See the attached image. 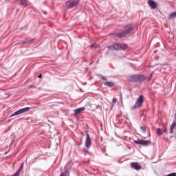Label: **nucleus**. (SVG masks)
<instances>
[{"label": "nucleus", "instance_id": "1", "mask_svg": "<svg viewBox=\"0 0 176 176\" xmlns=\"http://www.w3.org/2000/svg\"><path fill=\"white\" fill-rule=\"evenodd\" d=\"M133 31L134 27L129 24L125 26L124 31L118 32L117 33H116V36H117V38H124V36H126V35H129V34H131V32Z\"/></svg>", "mask_w": 176, "mask_h": 176}, {"label": "nucleus", "instance_id": "2", "mask_svg": "<svg viewBox=\"0 0 176 176\" xmlns=\"http://www.w3.org/2000/svg\"><path fill=\"white\" fill-rule=\"evenodd\" d=\"M146 79L145 76L142 74H135L128 77L129 82L131 83H141V82H144Z\"/></svg>", "mask_w": 176, "mask_h": 176}, {"label": "nucleus", "instance_id": "3", "mask_svg": "<svg viewBox=\"0 0 176 176\" xmlns=\"http://www.w3.org/2000/svg\"><path fill=\"white\" fill-rule=\"evenodd\" d=\"M142 104H144V96L141 95L136 100L135 105L131 107V111H135V109H137L138 108H141Z\"/></svg>", "mask_w": 176, "mask_h": 176}, {"label": "nucleus", "instance_id": "4", "mask_svg": "<svg viewBox=\"0 0 176 176\" xmlns=\"http://www.w3.org/2000/svg\"><path fill=\"white\" fill-rule=\"evenodd\" d=\"M30 109H31V107H25V108L20 109L18 111L14 112L12 114H11L10 118L17 116V115H21V113H25V112H28Z\"/></svg>", "mask_w": 176, "mask_h": 176}, {"label": "nucleus", "instance_id": "5", "mask_svg": "<svg viewBox=\"0 0 176 176\" xmlns=\"http://www.w3.org/2000/svg\"><path fill=\"white\" fill-rule=\"evenodd\" d=\"M79 4L78 0H69L66 2L65 7L67 9H72L74 6H77Z\"/></svg>", "mask_w": 176, "mask_h": 176}, {"label": "nucleus", "instance_id": "6", "mask_svg": "<svg viewBox=\"0 0 176 176\" xmlns=\"http://www.w3.org/2000/svg\"><path fill=\"white\" fill-rule=\"evenodd\" d=\"M114 50H126L127 45L124 43H116L112 45Z\"/></svg>", "mask_w": 176, "mask_h": 176}, {"label": "nucleus", "instance_id": "7", "mask_svg": "<svg viewBox=\"0 0 176 176\" xmlns=\"http://www.w3.org/2000/svg\"><path fill=\"white\" fill-rule=\"evenodd\" d=\"M85 133L87 134V138H86L85 146L87 149H90V148L91 147V139L90 138V135L89 134L87 131H86Z\"/></svg>", "mask_w": 176, "mask_h": 176}, {"label": "nucleus", "instance_id": "8", "mask_svg": "<svg viewBox=\"0 0 176 176\" xmlns=\"http://www.w3.org/2000/svg\"><path fill=\"white\" fill-rule=\"evenodd\" d=\"M131 168H134L136 170V171H139V170H141L142 168V166L138 164V162H132L131 164Z\"/></svg>", "mask_w": 176, "mask_h": 176}, {"label": "nucleus", "instance_id": "9", "mask_svg": "<svg viewBox=\"0 0 176 176\" xmlns=\"http://www.w3.org/2000/svg\"><path fill=\"white\" fill-rule=\"evenodd\" d=\"M148 5L153 9H156L157 8V4H156V3L152 0H148Z\"/></svg>", "mask_w": 176, "mask_h": 176}, {"label": "nucleus", "instance_id": "10", "mask_svg": "<svg viewBox=\"0 0 176 176\" xmlns=\"http://www.w3.org/2000/svg\"><path fill=\"white\" fill-rule=\"evenodd\" d=\"M104 86H107V87H113L115 85V82L113 81H106L104 82Z\"/></svg>", "mask_w": 176, "mask_h": 176}, {"label": "nucleus", "instance_id": "11", "mask_svg": "<svg viewBox=\"0 0 176 176\" xmlns=\"http://www.w3.org/2000/svg\"><path fill=\"white\" fill-rule=\"evenodd\" d=\"M152 144V142L150 140H142V145L143 146H148Z\"/></svg>", "mask_w": 176, "mask_h": 176}, {"label": "nucleus", "instance_id": "12", "mask_svg": "<svg viewBox=\"0 0 176 176\" xmlns=\"http://www.w3.org/2000/svg\"><path fill=\"white\" fill-rule=\"evenodd\" d=\"M85 109H86V108L85 107H80V108L74 110V112H75L76 115H79V113H81L82 111H85Z\"/></svg>", "mask_w": 176, "mask_h": 176}, {"label": "nucleus", "instance_id": "13", "mask_svg": "<svg viewBox=\"0 0 176 176\" xmlns=\"http://www.w3.org/2000/svg\"><path fill=\"white\" fill-rule=\"evenodd\" d=\"M21 6H28V0H19Z\"/></svg>", "mask_w": 176, "mask_h": 176}, {"label": "nucleus", "instance_id": "14", "mask_svg": "<svg viewBox=\"0 0 176 176\" xmlns=\"http://www.w3.org/2000/svg\"><path fill=\"white\" fill-rule=\"evenodd\" d=\"M176 17V12H172L170 13L168 16V19L169 20H173V19H175Z\"/></svg>", "mask_w": 176, "mask_h": 176}, {"label": "nucleus", "instance_id": "15", "mask_svg": "<svg viewBox=\"0 0 176 176\" xmlns=\"http://www.w3.org/2000/svg\"><path fill=\"white\" fill-rule=\"evenodd\" d=\"M176 126V122H174L170 126V134H173V131H174V127Z\"/></svg>", "mask_w": 176, "mask_h": 176}, {"label": "nucleus", "instance_id": "16", "mask_svg": "<svg viewBox=\"0 0 176 176\" xmlns=\"http://www.w3.org/2000/svg\"><path fill=\"white\" fill-rule=\"evenodd\" d=\"M60 176H69V170H66L65 172L62 173Z\"/></svg>", "mask_w": 176, "mask_h": 176}, {"label": "nucleus", "instance_id": "17", "mask_svg": "<svg viewBox=\"0 0 176 176\" xmlns=\"http://www.w3.org/2000/svg\"><path fill=\"white\" fill-rule=\"evenodd\" d=\"M140 130L142 133L145 134V133H146V126H140Z\"/></svg>", "mask_w": 176, "mask_h": 176}, {"label": "nucleus", "instance_id": "18", "mask_svg": "<svg viewBox=\"0 0 176 176\" xmlns=\"http://www.w3.org/2000/svg\"><path fill=\"white\" fill-rule=\"evenodd\" d=\"M157 135H163V132L160 128L157 129Z\"/></svg>", "mask_w": 176, "mask_h": 176}, {"label": "nucleus", "instance_id": "19", "mask_svg": "<svg viewBox=\"0 0 176 176\" xmlns=\"http://www.w3.org/2000/svg\"><path fill=\"white\" fill-rule=\"evenodd\" d=\"M135 144H137L138 145H142V140H134Z\"/></svg>", "mask_w": 176, "mask_h": 176}, {"label": "nucleus", "instance_id": "20", "mask_svg": "<svg viewBox=\"0 0 176 176\" xmlns=\"http://www.w3.org/2000/svg\"><path fill=\"white\" fill-rule=\"evenodd\" d=\"M91 49H97V48L100 47V45H96V44H92V45H91Z\"/></svg>", "mask_w": 176, "mask_h": 176}, {"label": "nucleus", "instance_id": "21", "mask_svg": "<svg viewBox=\"0 0 176 176\" xmlns=\"http://www.w3.org/2000/svg\"><path fill=\"white\" fill-rule=\"evenodd\" d=\"M23 168H24V164H22L19 167V168L17 170V171H19V173H21V170H23Z\"/></svg>", "mask_w": 176, "mask_h": 176}, {"label": "nucleus", "instance_id": "22", "mask_svg": "<svg viewBox=\"0 0 176 176\" xmlns=\"http://www.w3.org/2000/svg\"><path fill=\"white\" fill-rule=\"evenodd\" d=\"M19 175H20V172L19 170H16V172L14 174L12 175L11 176H19Z\"/></svg>", "mask_w": 176, "mask_h": 176}, {"label": "nucleus", "instance_id": "23", "mask_svg": "<svg viewBox=\"0 0 176 176\" xmlns=\"http://www.w3.org/2000/svg\"><path fill=\"white\" fill-rule=\"evenodd\" d=\"M149 78L147 80L148 81L151 80L152 79V77L153 76V73H151L149 76Z\"/></svg>", "mask_w": 176, "mask_h": 176}, {"label": "nucleus", "instance_id": "24", "mask_svg": "<svg viewBox=\"0 0 176 176\" xmlns=\"http://www.w3.org/2000/svg\"><path fill=\"white\" fill-rule=\"evenodd\" d=\"M116 101H118L117 98H113V100H112L113 104H116Z\"/></svg>", "mask_w": 176, "mask_h": 176}, {"label": "nucleus", "instance_id": "25", "mask_svg": "<svg viewBox=\"0 0 176 176\" xmlns=\"http://www.w3.org/2000/svg\"><path fill=\"white\" fill-rule=\"evenodd\" d=\"M101 78L102 79V80H107V79L104 76H102Z\"/></svg>", "mask_w": 176, "mask_h": 176}, {"label": "nucleus", "instance_id": "26", "mask_svg": "<svg viewBox=\"0 0 176 176\" xmlns=\"http://www.w3.org/2000/svg\"><path fill=\"white\" fill-rule=\"evenodd\" d=\"M148 79H149V76L147 78H146L145 80H148Z\"/></svg>", "mask_w": 176, "mask_h": 176}, {"label": "nucleus", "instance_id": "27", "mask_svg": "<svg viewBox=\"0 0 176 176\" xmlns=\"http://www.w3.org/2000/svg\"><path fill=\"white\" fill-rule=\"evenodd\" d=\"M38 78H42V74H40V75L38 76Z\"/></svg>", "mask_w": 176, "mask_h": 176}, {"label": "nucleus", "instance_id": "28", "mask_svg": "<svg viewBox=\"0 0 176 176\" xmlns=\"http://www.w3.org/2000/svg\"><path fill=\"white\" fill-rule=\"evenodd\" d=\"M28 43H32V41H29Z\"/></svg>", "mask_w": 176, "mask_h": 176}, {"label": "nucleus", "instance_id": "29", "mask_svg": "<svg viewBox=\"0 0 176 176\" xmlns=\"http://www.w3.org/2000/svg\"><path fill=\"white\" fill-rule=\"evenodd\" d=\"M83 151L86 153L87 152V150L84 149Z\"/></svg>", "mask_w": 176, "mask_h": 176}, {"label": "nucleus", "instance_id": "30", "mask_svg": "<svg viewBox=\"0 0 176 176\" xmlns=\"http://www.w3.org/2000/svg\"><path fill=\"white\" fill-rule=\"evenodd\" d=\"M82 138H80V142H82Z\"/></svg>", "mask_w": 176, "mask_h": 176}]
</instances>
